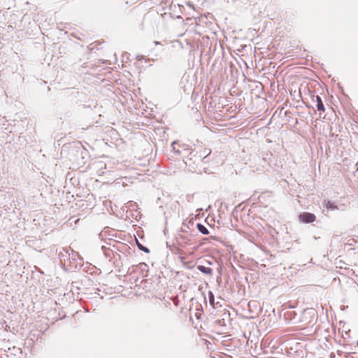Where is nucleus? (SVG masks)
Segmentation results:
<instances>
[{"instance_id": "obj_3", "label": "nucleus", "mask_w": 358, "mask_h": 358, "mask_svg": "<svg viewBox=\"0 0 358 358\" xmlns=\"http://www.w3.org/2000/svg\"><path fill=\"white\" fill-rule=\"evenodd\" d=\"M197 268L201 272H202L203 273H206V274H208V275H212V273H213V269L211 268H210V267H206V266H203V265H199L197 266Z\"/></svg>"}, {"instance_id": "obj_7", "label": "nucleus", "mask_w": 358, "mask_h": 358, "mask_svg": "<svg viewBox=\"0 0 358 358\" xmlns=\"http://www.w3.org/2000/svg\"><path fill=\"white\" fill-rule=\"evenodd\" d=\"M209 301L212 306L214 305V296L212 292H210L209 294Z\"/></svg>"}, {"instance_id": "obj_1", "label": "nucleus", "mask_w": 358, "mask_h": 358, "mask_svg": "<svg viewBox=\"0 0 358 358\" xmlns=\"http://www.w3.org/2000/svg\"><path fill=\"white\" fill-rule=\"evenodd\" d=\"M211 150L203 144L197 145L186 157L185 163L192 172L196 171L200 163L209 156Z\"/></svg>"}, {"instance_id": "obj_10", "label": "nucleus", "mask_w": 358, "mask_h": 358, "mask_svg": "<svg viewBox=\"0 0 358 358\" xmlns=\"http://www.w3.org/2000/svg\"><path fill=\"white\" fill-rule=\"evenodd\" d=\"M210 238H211L212 239H213V240H217V238L216 237H215V236H211Z\"/></svg>"}, {"instance_id": "obj_2", "label": "nucleus", "mask_w": 358, "mask_h": 358, "mask_svg": "<svg viewBox=\"0 0 358 358\" xmlns=\"http://www.w3.org/2000/svg\"><path fill=\"white\" fill-rule=\"evenodd\" d=\"M299 218L301 222L304 223L313 222L316 219L314 214L308 212H304L300 214Z\"/></svg>"}, {"instance_id": "obj_11", "label": "nucleus", "mask_w": 358, "mask_h": 358, "mask_svg": "<svg viewBox=\"0 0 358 358\" xmlns=\"http://www.w3.org/2000/svg\"><path fill=\"white\" fill-rule=\"evenodd\" d=\"M357 346H358V341H357Z\"/></svg>"}, {"instance_id": "obj_9", "label": "nucleus", "mask_w": 358, "mask_h": 358, "mask_svg": "<svg viewBox=\"0 0 358 358\" xmlns=\"http://www.w3.org/2000/svg\"><path fill=\"white\" fill-rule=\"evenodd\" d=\"M176 143H173L172 146H173V150H175V149H176V147H175V146H176Z\"/></svg>"}, {"instance_id": "obj_4", "label": "nucleus", "mask_w": 358, "mask_h": 358, "mask_svg": "<svg viewBox=\"0 0 358 358\" xmlns=\"http://www.w3.org/2000/svg\"><path fill=\"white\" fill-rule=\"evenodd\" d=\"M316 101H317V108L318 110L324 112L325 108L322 103V99L319 96H315Z\"/></svg>"}, {"instance_id": "obj_8", "label": "nucleus", "mask_w": 358, "mask_h": 358, "mask_svg": "<svg viewBox=\"0 0 358 358\" xmlns=\"http://www.w3.org/2000/svg\"><path fill=\"white\" fill-rule=\"evenodd\" d=\"M138 248L140 250H141L145 252H149V250L147 248H145L140 244H138Z\"/></svg>"}, {"instance_id": "obj_5", "label": "nucleus", "mask_w": 358, "mask_h": 358, "mask_svg": "<svg viewBox=\"0 0 358 358\" xmlns=\"http://www.w3.org/2000/svg\"><path fill=\"white\" fill-rule=\"evenodd\" d=\"M197 229L203 234L206 235L209 234V231L207 229V228L201 224H197Z\"/></svg>"}, {"instance_id": "obj_6", "label": "nucleus", "mask_w": 358, "mask_h": 358, "mask_svg": "<svg viewBox=\"0 0 358 358\" xmlns=\"http://www.w3.org/2000/svg\"><path fill=\"white\" fill-rule=\"evenodd\" d=\"M326 207L327 209L331 210L338 209V206L329 201L327 202Z\"/></svg>"}]
</instances>
